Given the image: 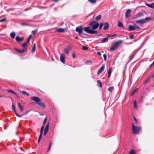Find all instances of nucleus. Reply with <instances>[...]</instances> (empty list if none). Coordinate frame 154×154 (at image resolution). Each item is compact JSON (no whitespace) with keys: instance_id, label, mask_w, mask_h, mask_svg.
I'll return each instance as SVG.
<instances>
[{"instance_id":"obj_22","label":"nucleus","mask_w":154,"mask_h":154,"mask_svg":"<svg viewBox=\"0 0 154 154\" xmlns=\"http://www.w3.org/2000/svg\"><path fill=\"white\" fill-rule=\"evenodd\" d=\"M143 15V14L142 13H138L136 16L135 17V18H137L139 17H140Z\"/></svg>"},{"instance_id":"obj_47","label":"nucleus","mask_w":154,"mask_h":154,"mask_svg":"<svg viewBox=\"0 0 154 154\" xmlns=\"http://www.w3.org/2000/svg\"><path fill=\"white\" fill-rule=\"evenodd\" d=\"M137 89H135L133 91V92H132V94H131V95H133L134 94V92H135V91L137 90Z\"/></svg>"},{"instance_id":"obj_25","label":"nucleus","mask_w":154,"mask_h":154,"mask_svg":"<svg viewBox=\"0 0 154 154\" xmlns=\"http://www.w3.org/2000/svg\"><path fill=\"white\" fill-rule=\"evenodd\" d=\"M146 5L147 6L150 7L152 8H153L154 9V4L152 3L151 4H146Z\"/></svg>"},{"instance_id":"obj_38","label":"nucleus","mask_w":154,"mask_h":154,"mask_svg":"<svg viewBox=\"0 0 154 154\" xmlns=\"http://www.w3.org/2000/svg\"><path fill=\"white\" fill-rule=\"evenodd\" d=\"M82 49L84 50H86L88 49V48L87 47L83 46L82 47Z\"/></svg>"},{"instance_id":"obj_17","label":"nucleus","mask_w":154,"mask_h":154,"mask_svg":"<svg viewBox=\"0 0 154 154\" xmlns=\"http://www.w3.org/2000/svg\"><path fill=\"white\" fill-rule=\"evenodd\" d=\"M38 105L42 107H45V106L44 103L42 102L38 103H37Z\"/></svg>"},{"instance_id":"obj_50","label":"nucleus","mask_w":154,"mask_h":154,"mask_svg":"<svg viewBox=\"0 0 154 154\" xmlns=\"http://www.w3.org/2000/svg\"><path fill=\"white\" fill-rule=\"evenodd\" d=\"M134 36L133 35H130L129 36L130 38L131 39H133V38L134 37Z\"/></svg>"},{"instance_id":"obj_34","label":"nucleus","mask_w":154,"mask_h":154,"mask_svg":"<svg viewBox=\"0 0 154 154\" xmlns=\"http://www.w3.org/2000/svg\"><path fill=\"white\" fill-rule=\"evenodd\" d=\"M22 94L25 95V94H26L28 96H29V94L27 93V92H26L25 91H22Z\"/></svg>"},{"instance_id":"obj_8","label":"nucleus","mask_w":154,"mask_h":154,"mask_svg":"<svg viewBox=\"0 0 154 154\" xmlns=\"http://www.w3.org/2000/svg\"><path fill=\"white\" fill-rule=\"evenodd\" d=\"M31 99L36 102H38L40 101L41 99L37 97H33L31 98Z\"/></svg>"},{"instance_id":"obj_46","label":"nucleus","mask_w":154,"mask_h":154,"mask_svg":"<svg viewBox=\"0 0 154 154\" xmlns=\"http://www.w3.org/2000/svg\"><path fill=\"white\" fill-rule=\"evenodd\" d=\"M36 32V31L34 30L32 31V32L33 34L34 35L35 33Z\"/></svg>"},{"instance_id":"obj_49","label":"nucleus","mask_w":154,"mask_h":154,"mask_svg":"<svg viewBox=\"0 0 154 154\" xmlns=\"http://www.w3.org/2000/svg\"><path fill=\"white\" fill-rule=\"evenodd\" d=\"M72 55V57L74 58H75L76 57L75 54L74 53H73Z\"/></svg>"},{"instance_id":"obj_41","label":"nucleus","mask_w":154,"mask_h":154,"mask_svg":"<svg viewBox=\"0 0 154 154\" xmlns=\"http://www.w3.org/2000/svg\"><path fill=\"white\" fill-rule=\"evenodd\" d=\"M44 128V126L43 125V126H42V127H41V130H40V134H42L43 131V130Z\"/></svg>"},{"instance_id":"obj_63","label":"nucleus","mask_w":154,"mask_h":154,"mask_svg":"<svg viewBox=\"0 0 154 154\" xmlns=\"http://www.w3.org/2000/svg\"><path fill=\"white\" fill-rule=\"evenodd\" d=\"M40 140H41V139H39L38 138V142H40Z\"/></svg>"},{"instance_id":"obj_4","label":"nucleus","mask_w":154,"mask_h":154,"mask_svg":"<svg viewBox=\"0 0 154 154\" xmlns=\"http://www.w3.org/2000/svg\"><path fill=\"white\" fill-rule=\"evenodd\" d=\"M84 30L86 32L91 34H94L97 33L96 30H94L90 29L89 27H84L83 28Z\"/></svg>"},{"instance_id":"obj_18","label":"nucleus","mask_w":154,"mask_h":154,"mask_svg":"<svg viewBox=\"0 0 154 154\" xmlns=\"http://www.w3.org/2000/svg\"><path fill=\"white\" fill-rule=\"evenodd\" d=\"M97 84L98 86L100 88H101L102 86V83L101 81L100 80H98L97 81Z\"/></svg>"},{"instance_id":"obj_62","label":"nucleus","mask_w":154,"mask_h":154,"mask_svg":"<svg viewBox=\"0 0 154 154\" xmlns=\"http://www.w3.org/2000/svg\"><path fill=\"white\" fill-rule=\"evenodd\" d=\"M40 140H41V139H39L38 138V142H40Z\"/></svg>"},{"instance_id":"obj_11","label":"nucleus","mask_w":154,"mask_h":154,"mask_svg":"<svg viewBox=\"0 0 154 154\" xmlns=\"http://www.w3.org/2000/svg\"><path fill=\"white\" fill-rule=\"evenodd\" d=\"M104 66L103 65L98 70L97 72V74L99 75L102 72L104 69Z\"/></svg>"},{"instance_id":"obj_51","label":"nucleus","mask_w":154,"mask_h":154,"mask_svg":"<svg viewBox=\"0 0 154 154\" xmlns=\"http://www.w3.org/2000/svg\"><path fill=\"white\" fill-rule=\"evenodd\" d=\"M15 114H16V116H17L19 117H21V116H20L18 114H17V113L16 112H15Z\"/></svg>"},{"instance_id":"obj_53","label":"nucleus","mask_w":154,"mask_h":154,"mask_svg":"<svg viewBox=\"0 0 154 154\" xmlns=\"http://www.w3.org/2000/svg\"><path fill=\"white\" fill-rule=\"evenodd\" d=\"M97 54L98 55H99V56H100V55H101V53H100V52H97Z\"/></svg>"},{"instance_id":"obj_48","label":"nucleus","mask_w":154,"mask_h":154,"mask_svg":"<svg viewBox=\"0 0 154 154\" xmlns=\"http://www.w3.org/2000/svg\"><path fill=\"white\" fill-rule=\"evenodd\" d=\"M103 25V23L100 24V26L99 29H101L102 28Z\"/></svg>"},{"instance_id":"obj_36","label":"nucleus","mask_w":154,"mask_h":154,"mask_svg":"<svg viewBox=\"0 0 154 154\" xmlns=\"http://www.w3.org/2000/svg\"><path fill=\"white\" fill-rule=\"evenodd\" d=\"M64 51L68 55L69 53V50L66 49L65 48L64 49Z\"/></svg>"},{"instance_id":"obj_55","label":"nucleus","mask_w":154,"mask_h":154,"mask_svg":"<svg viewBox=\"0 0 154 154\" xmlns=\"http://www.w3.org/2000/svg\"><path fill=\"white\" fill-rule=\"evenodd\" d=\"M30 39H30V38H28L27 40V42H27V43H29V41H30Z\"/></svg>"},{"instance_id":"obj_7","label":"nucleus","mask_w":154,"mask_h":154,"mask_svg":"<svg viewBox=\"0 0 154 154\" xmlns=\"http://www.w3.org/2000/svg\"><path fill=\"white\" fill-rule=\"evenodd\" d=\"M65 54L63 53L60 55V61L63 63H65Z\"/></svg>"},{"instance_id":"obj_6","label":"nucleus","mask_w":154,"mask_h":154,"mask_svg":"<svg viewBox=\"0 0 154 154\" xmlns=\"http://www.w3.org/2000/svg\"><path fill=\"white\" fill-rule=\"evenodd\" d=\"M82 30L83 27L82 26H80L79 27H77L76 28V31L78 32L80 35L82 34Z\"/></svg>"},{"instance_id":"obj_39","label":"nucleus","mask_w":154,"mask_h":154,"mask_svg":"<svg viewBox=\"0 0 154 154\" xmlns=\"http://www.w3.org/2000/svg\"><path fill=\"white\" fill-rule=\"evenodd\" d=\"M134 25L135 29H140V27L136 25V24H134Z\"/></svg>"},{"instance_id":"obj_27","label":"nucleus","mask_w":154,"mask_h":154,"mask_svg":"<svg viewBox=\"0 0 154 154\" xmlns=\"http://www.w3.org/2000/svg\"><path fill=\"white\" fill-rule=\"evenodd\" d=\"M130 154H135V151L134 149H131L129 152Z\"/></svg>"},{"instance_id":"obj_59","label":"nucleus","mask_w":154,"mask_h":154,"mask_svg":"<svg viewBox=\"0 0 154 154\" xmlns=\"http://www.w3.org/2000/svg\"><path fill=\"white\" fill-rule=\"evenodd\" d=\"M32 35H30L29 36V38H30V39H31L32 37Z\"/></svg>"},{"instance_id":"obj_64","label":"nucleus","mask_w":154,"mask_h":154,"mask_svg":"<svg viewBox=\"0 0 154 154\" xmlns=\"http://www.w3.org/2000/svg\"><path fill=\"white\" fill-rule=\"evenodd\" d=\"M75 39H78V38L77 37H75Z\"/></svg>"},{"instance_id":"obj_23","label":"nucleus","mask_w":154,"mask_h":154,"mask_svg":"<svg viewBox=\"0 0 154 154\" xmlns=\"http://www.w3.org/2000/svg\"><path fill=\"white\" fill-rule=\"evenodd\" d=\"M112 71V70L111 68H110L108 72V78H109L111 75V73Z\"/></svg>"},{"instance_id":"obj_52","label":"nucleus","mask_w":154,"mask_h":154,"mask_svg":"<svg viewBox=\"0 0 154 154\" xmlns=\"http://www.w3.org/2000/svg\"><path fill=\"white\" fill-rule=\"evenodd\" d=\"M154 66V61L150 65V66L151 67Z\"/></svg>"},{"instance_id":"obj_56","label":"nucleus","mask_w":154,"mask_h":154,"mask_svg":"<svg viewBox=\"0 0 154 154\" xmlns=\"http://www.w3.org/2000/svg\"><path fill=\"white\" fill-rule=\"evenodd\" d=\"M42 134H40V135H39V139H41V138L42 137Z\"/></svg>"},{"instance_id":"obj_33","label":"nucleus","mask_w":154,"mask_h":154,"mask_svg":"<svg viewBox=\"0 0 154 154\" xmlns=\"http://www.w3.org/2000/svg\"><path fill=\"white\" fill-rule=\"evenodd\" d=\"M134 54H131L129 56V60H131L134 57Z\"/></svg>"},{"instance_id":"obj_24","label":"nucleus","mask_w":154,"mask_h":154,"mask_svg":"<svg viewBox=\"0 0 154 154\" xmlns=\"http://www.w3.org/2000/svg\"><path fill=\"white\" fill-rule=\"evenodd\" d=\"M118 26L121 27H123L124 26L122 23L120 21H118Z\"/></svg>"},{"instance_id":"obj_21","label":"nucleus","mask_w":154,"mask_h":154,"mask_svg":"<svg viewBox=\"0 0 154 154\" xmlns=\"http://www.w3.org/2000/svg\"><path fill=\"white\" fill-rule=\"evenodd\" d=\"M114 89L113 86H111L108 88V90L110 92H112Z\"/></svg>"},{"instance_id":"obj_5","label":"nucleus","mask_w":154,"mask_h":154,"mask_svg":"<svg viewBox=\"0 0 154 154\" xmlns=\"http://www.w3.org/2000/svg\"><path fill=\"white\" fill-rule=\"evenodd\" d=\"M89 25L90 26H91L92 29H95L98 27L99 24L97 21H94L90 22Z\"/></svg>"},{"instance_id":"obj_3","label":"nucleus","mask_w":154,"mask_h":154,"mask_svg":"<svg viewBox=\"0 0 154 154\" xmlns=\"http://www.w3.org/2000/svg\"><path fill=\"white\" fill-rule=\"evenodd\" d=\"M151 19V17H147L144 19H141L140 20H137L135 21L136 23H137L144 24L147 22Z\"/></svg>"},{"instance_id":"obj_35","label":"nucleus","mask_w":154,"mask_h":154,"mask_svg":"<svg viewBox=\"0 0 154 154\" xmlns=\"http://www.w3.org/2000/svg\"><path fill=\"white\" fill-rule=\"evenodd\" d=\"M8 91L9 92L11 93H12L14 94H15L16 95H17V94L15 93V92H14L13 91H12V90H10V89L8 90Z\"/></svg>"},{"instance_id":"obj_32","label":"nucleus","mask_w":154,"mask_h":154,"mask_svg":"<svg viewBox=\"0 0 154 154\" xmlns=\"http://www.w3.org/2000/svg\"><path fill=\"white\" fill-rule=\"evenodd\" d=\"M36 49V45L35 44H34L33 45V47L32 48V51L33 52L35 51V50Z\"/></svg>"},{"instance_id":"obj_31","label":"nucleus","mask_w":154,"mask_h":154,"mask_svg":"<svg viewBox=\"0 0 154 154\" xmlns=\"http://www.w3.org/2000/svg\"><path fill=\"white\" fill-rule=\"evenodd\" d=\"M12 109L14 112H16V111L15 110V106L14 104H12Z\"/></svg>"},{"instance_id":"obj_30","label":"nucleus","mask_w":154,"mask_h":154,"mask_svg":"<svg viewBox=\"0 0 154 154\" xmlns=\"http://www.w3.org/2000/svg\"><path fill=\"white\" fill-rule=\"evenodd\" d=\"M28 43L26 42H24L22 45V46L23 48H25V47L27 45Z\"/></svg>"},{"instance_id":"obj_37","label":"nucleus","mask_w":154,"mask_h":154,"mask_svg":"<svg viewBox=\"0 0 154 154\" xmlns=\"http://www.w3.org/2000/svg\"><path fill=\"white\" fill-rule=\"evenodd\" d=\"M134 106L135 108H137V102L136 100H135L134 102Z\"/></svg>"},{"instance_id":"obj_16","label":"nucleus","mask_w":154,"mask_h":154,"mask_svg":"<svg viewBox=\"0 0 154 154\" xmlns=\"http://www.w3.org/2000/svg\"><path fill=\"white\" fill-rule=\"evenodd\" d=\"M134 30H135L134 25L132 26L130 25L129 26L128 30L129 31H132Z\"/></svg>"},{"instance_id":"obj_28","label":"nucleus","mask_w":154,"mask_h":154,"mask_svg":"<svg viewBox=\"0 0 154 154\" xmlns=\"http://www.w3.org/2000/svg\"><path fill=\"white\" fill-rule=\"evenodd\" d=\"M151 78V77L149 76L148 78H147L145 80V81L144 82V83H146L147 82H149V80H150V79Z\"/></svg>"},{"instance_id":"obj_45","label":"nucleus","mask_w":154,"mask_h":154,"mask_svg":"<svg viewBox=\"0 0 154 154\" xmlns=\"http://www.w3.org/2000/svg\"><path fill=\"white\" fill-rule=\"evenodd\" d=\"M6 21L5 19H3L1 20H0V22H4Z\"/></svg>"},{"instance_id":"obj_54","label":"nucleus","mask_w":154,"mask_h":154,"mask_svg":"<svg viewBox=\"0 0 154 154\" xmlns=\"http://www.w3.org/2000/svg\"><path fill=\"white\" fill-rule=\"evenodd\" d=\"M30 39H30V38H28L27 40V42H27V43H29V41H30Z\"/></svg>"},{"instance_id":"obj_9","label":"nucleus","mask_w":154,"mask_h":154,"mask_svg":"<svg viewBox=\"0 0 154 154\" xmlns=\"http://www.w3.org/2000/svg\"><path fill=\"white\" fill-rule=\"evenodd\" d=\"M49 128V123L47 125L46 127H45V130H44V135H45L47 133Z\"/></svg>"},{"instance_id":"obj_58","label":"nucleus","mask_w":154,"mask_h":154,"mask_svg":"<svg viewBox=\"0 0 154 154\" xmlns=\"http://www.w3.org/2000/svg\"><path fill=\"white\" fill-rule=\"evenodd\" d=\"M21 25L23 26H25L27 25V24L25 23H22L21 24Z\"/></svg>"},{"instance_id":"obj_14","label":"nucleus","mask_w":154,"mask_h":154,"mask_svg":"<svg viewBox=\"0 0 154 154\" xmlns=\"http://www.w3.org/2000/svg\"><path fill=\"white\" fill-rule=\"evenodd\" d=\"M109 27V24L108 23H105L104 26L103 27V29L105 30L107 29Z\"/></svg>"},{"instance_id":"obj_44","label":"nucleus","mask_w":154,"mask_h":154,"mask_svg":"<svg viewBox=\"0 0 154 154\" xmlns=\"http://www.w3.org/2000/svg\"><path fill=\"white\" fill-rule=\"evenodd\" d=\"M51 143H50V144L49 145V147H48V152L49 151V150L51 148Z\"/></svg>"},{"instance_id":"obj_26","label":"nucleus","mask_w":154,"mask_h":154,"mask_svg":"<svg viewBox=\"0 0 154 154\" xmlns=\"http://www.w3.org/2000/svg\"><path fill=\"white\" fill-rule=\"evenodd\" d=\"M108 41V38H103V40H102V43H104L106 42H107Z\"/></svg>"},{"instance_id":"obj_13","label":"nucleus","mask_w":154,"mask_h":154,"mask_svg":"<svg viewBox=\"0 0 154 154\" xmlns=\"http://www.w3.org/2000/svg\"><path fill=\"white\" fill-rule=\"evenodd\" d=\"M15 49L17 51L19 52L20 53H22L24 52H25L27 51V48H24L22 50H18L17 49Z\"/></svg>"},{"instance_id":"obj_57","label":"nucleus","mask_w":154,"mask_h":154,"mask_svg":"<svg viewBox=\"0 0 154 154\" xmlns=\"http://www.w3.org/2000/svg\"><path fill=\"white\" fill-rule=\"evenodd\" d=\"M134 120H135V121L136 122V123H137V119H136V118L135 117H134Z\"/></svg>"},{"instance_id":"obj_43","label":"nucleus","mask_w":154,"mask_h":154,"mask_svg":"<svg viewBox=\"0 0 154 154\" xmlns=\"http://www.w3.org/2000/svg\"><path fill=\"white\" fill-rule=\"evenodd\" d=\"M47 118H46L44 119V122H43V125H44L45 124V123L47 121Z\"/></svg>"},{"instance_id":"obj_12","label":"nucleus","mask_w":154,"mask_h":154,"mask_svg":"<svg viewBox=\"0 0 154 154\" xmlns=\"http://www.w3.org/2000/svg\"><path fill=\"white\" fill-rule=\"evenodd\" d=\"M24 38L23 37L20 38L18 36H17L16 38V40L18 42H21L23 41Z\"/></svg>"},{"instance_id":"obj_1","label":"nucleus","mask_w":154,"mask_h":154,"mask_svg":"<svg viewBox=\"0 0 154 154\" xmlns=\"http://www.w3.org/2000/svg\"><path fill=\"white\" fill-rule=\"evenodd\" d=\"M131 127L132 132L134 134H138L141 129L140 126H137L134 125V124L132 123Z\"/></svg>"},{"instance_id":"obj_19","label":"nucleus","mask_w":154,"mask_h":154,"mask_svg":"<svg viewBox=\"0 0 154 154\" xmlns=\"http://www.w3.org/2000/svg\"><path fill=\"white\" fill-rule=\"evenodd\" d=\"M56 31L57 32H64L65 31V30L63 28H60L58 29H57Z\"/></svg>"},{"instance_id":"obj_61","label":"nucleus","mask_w":154,"mask_h":154,"mask_svg":"<svg viewBox=\"0 0 154 154\" xmlns=\"http://www.w3.org/2000/svg\"><path fill=\"white\" fill-rule=\"evenodd\" d=\"M59 0H54L56 2H57Z\"/></svg>"},{"instance_id":"obj_2","label":"nucleus","mask_w":154,"mask_h":154,"mask_svg":"<svg viewBox=\"0 0 154 154\" xmlns=\"http://www.w3.org/2000/svg\"><path fill=\"white\" fill-rule=\"evenodd\" d=\"M122 43V41L121 40H119L115 42L114 43V45L110 48L109 49V51H111L116 50L118 48L119 45Z\"/></svg>"},{"instance_id":"obj_10","label":"nucleus","mask_w":154,"mask_h":154,"mask_svg":"<svg viewBox=\"0 0 154 154\" xmlns=\"http://www.w3.org/2000/svg\"><path fill=\"white\" fill-rule=\"evenodd\" d=\"M131 11V10L130 9H128L126 11L125 14V17L126 18L129 17V14Z\"/></svg>"},{"instance_id":"obj_20","label":"nucleus","mask_w":154,"mask_h":154,"mask_svg":"<svg viewBox=\"0 0 154 154\" xmlns=\"http://www.w3.org/2000/svg\"><path fill=\"white\" fill-rule=\"evenodd\" d=\"M16 34L14 32H12L10 34V36L12 38H14Z\"/></svg>"},{"instance_id":"obj_40","label":"nucleus","mask_w":154,"mask_h":154,"mask_svg":"<svg viewBox=\"0 0 154 154\" xmlns=\"http://www.w3.org/2000/svg\"><path fill=\"white\" fill-rule=\"evenodd\" d=\"M90 2L92 3H94L96 2V0H88Z\"/></svg>"},{"instance_id":"obj_29","label":"nucleus","mask_w":154,"mask_h":154,"mask_svg":"<svg viewBox=\"0 0 154 154\" xmlns=\"http://www.w3.org/2000/svg\"><path fill=\"white\" fill-rule=\"evenodd\" d=\"M101 15L100 14L99 15L95 18V19L97 20H99L101 18Z\"/></svg>"},{"instance_id":"obj_60","label":"nucleus","mask_w":154,"mask_h":154,"mask_svg":"<svg viewBox=\"0 0 154 154\" xmlns=\"http://www.w3.org/2000/svg\"><path fill=\"white\" fill-rule=\"evenodd\" d=\"M150 76L151 77V78L153 77L154 76V73L152 75V76Z\"/></svg>"},{"instance_id":"obj_42","label":"nucleus","mask_w":154,"mask_h":154,"mask_svg":"<svg viewBox=\"0 0 154 154\" xmlns=\"http://www.w3.org/2000/svg\"><path fill=\"white\" fill-rule=\"evenodd\" d=\"M103 57L104 58V60L105 61H106V54H104L103 55Z\"/></svg>"},{"instance_id":"obj_15","label":"nucleus","mask_w":154,"mask_h":154,"mask_svg":"<svg viewBox=\"0 0 154 154\" xmlns=\"http://www.w3.org/2000/svg\"><path fill=\"white\" fill-rule=\"evenodd\" d=\"M17 106L20 109V110L21 111H23V107L21 105V104L19 102L18 103Z\"/></svg>"}]
</instances>
